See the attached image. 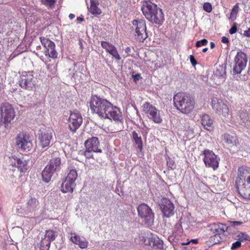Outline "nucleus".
I'll list each match as a JSON object with an SVG mask.
<instances>
[{"label":"nucleus","mask_w":250,"mask_h":250,"mask_svg":"<svg viewBox=\"0 0 250 250\" xmlns=\"http://www.w3.org/2000/svg\"><path fill=\"white\" fill-rule=\"evenodd\" d=\"M243 35L250 38V28L248 30L244 31Z\"/></svg>","instance_id":"8fccbe9b"},{"label":"nucleus","mask_w":250,"mask_h":250,"mask_svg":"<svg viewBox=\"0 0 250 250\" xmlns=\"http://www.w3.org/2000/svg\"><path fill=\"white\" fill-rule=\"evenodd\" d=\"M213 120L208 114H204L201 118V124L204 128L208 130H210L212 127Z\"/></svg>","instance_id":"a878e982"},{"label":"nucleus","mask_w":250,"mask_h":250,"mask_svg":"<svg viewBox=\"0 0 250 250\" xmlns=\"http://www.w3.org/2000/svg\"><path fill=\"white\" fill-rule=\"evenodd\" d=\"M132 136L138 148L141 150L143 148V142L141 137L135 131H133L132 133Z\"/></svg>","instance_id":"c756f323"},{"label":"nucleus","mask_w":250,"mask_h":250,"mask_svg":"<svg viewBox=\"0 0 250 250\" xmlns=\"http://www.w3.org/2000/svg\"><path fill=\"white\" fill-rule=\"evenodd\" d=\"M55 47H51V49H49L48 50L45 51V55H48L50 58L53 59L57 57L58 53L56 51Z\"/></svg>","instance_id":"f704fd0d"},{"label":"nucleus","mask_w":250,"mask_h":250,"mask_svg":"<svg viewBox=\"0 0 250 250\" xmlns=\"http://www.w3.org/2000/svg\"><path fill=\"white\" fill-rule=\"evenodd\" d=\"M160 207L164 215L166 217H169L173 215L174 205L169 199L163 198L160 204Z\"/></svg>","instance_id":"f3484780"},{"label":"nucleus","mask_w":250,"mask_h":250,"mask_svg":"<svg viewBox=\"0 0 250 250\" xmlns=\"http://www.w3.org/2000/svg\"><path fill=\"white\" fill-rule=\"evenodd\" d=\"M83 122L81 114L78 111L71 112L68 120V126L72 132H75Z\"/></svg>","instance_id":"4468645a"},{"label":"nucleus","mask_w":250,"mask_h":250,"mask_svg":"<svg viewBox=\"0 0 250 250\" xmlns=\"http://www.w3.org/2000/svg\"><path fill=\"white\" fill-rule=\"evenodd\" d=\"M204 156V162L207 167H211L215 170L218 167L219 159L213 152L208 149H206L202 152Z\"/></svg>","instance_id":"f8f14e48"},{"label":"nucleus","mask_w":250,"mask_h":250,"mask_svg":"<svg viewBox=\"0 0 250 250\" xmlns=\"http://www.w3.org/2000/svg\"><path fill=\"white\" fill-rule=\"evenodd\" d=\"M203 9L206 12L209 13L212 11V5L209 2H205L203 5Z\"/></svg>","instance_id":"79ce46f5"},{"label":"nucleus","mask_w":250,"mask_h":250,"mask_svg":"<svg viewBox=\"0 0 250 250\" xmlns=\"http://www.w3.org/2000/svg\"><path fill=\"white\" fill-rule=\"evenodd\" d=\"M105 113L104 118L113 119L115 121H121L123 119L121 112L119 108L113 106L112 104Z\"/></svg>","instance_id":"a211bd4d"},{"label":"nucleus","mask_w":250,"mask_h":250,"mask_svg":"<svg viewBox=\"0 0 250 250\" xmlns=\"http://www.w3.org/2000/svg\"><path fill=\"white\" fill-rule=\"evenodd\" d=\"M238 171L237 191L242 197L250 200V168L241 166L239 167Z\"/></svg>","instance_id":"f257e3e1"},{"label":"nucleus","mask_w":250,"mask_h":250,"mask_svg":"<svg viewBox=\"0 0 250 250\" xmlns=\"http://www.w3.org/2000/svg\"><path fill=\"white\" fill-rule=\"evenodd\" d=\"M1 116L5 124L11 123L15 116V112L11 104L7 103L1 104Z\"/></svg>","instance_id":"ddd939ff"},{"label":"nucleus","mask_w":250,"mask_h":250,"mask_svg":"<svg viewBox=\"0 0 250 250\" xmlns=\"http://www.w3.org/2000/svg\"><path fill=\"white\" fill-rule=\"evenodd\" d=\"M125 51L126 53L129 54L131 52V48L130 47H127Z\"/></svg>","instance_id":"5fc2aeb1"},{"label":"nucleus","mask_w":250,"mask_h":250,"mask_svg":"<svg viewBox=\"0 0 250 250\" xmlns=\"http://www.w3.org/2000/svg\"><path fill=\"white\" fill-rule=\"evenodd\" d=\"M222 42L225 43H228L229 42L228 38L226 37H223L222 38Z\"/></svg>","instance_id":"603ef678"},{"label":"nucleus","mask_w":250,"mask_h":250,"mask_svg":"<svg viewBox=\"0 0 250 250\" xmlns=\"http://www.w3.org/2000/svg\"><path fill=\"white\" fill-rule=\"evenodd\" d=\"M200 42L201 43V45H206L207 44V43L208 42L207 40H206V39H203V40H201Z\"/></svg>","instance_id":"3c124183"},{"label":"nucleus","mask_w":250,"mask_h":250,"mask_svg":"<svg viewBox=\"0 0 250 250\" xmlns=\"http://www.w3.org/2000/svg\"><path fill=\"white\" fill-rule=\"evenodd\" d=\"M41 3L47 7H52L56 2V0H41Z\"/></svg>","instance_id":"58836bf2"},{"label":"nucleus","mask_w":250,"mask_h":250,"mask_svg":"<svg viewBox=\"0 0 250 250\" xmlns=\"http://www.w3.org/2000/svg\"><path fill=\"white\" fill-rule=\"evenodd\" d=\"M167 165L171 169L174 168V162L170 158H168L167 160Z\"/></svg>","instance_id":"c03bdc74"},{"label":"nucleus","mask_w":250,"mask_h":250,"mask_svg":"<svg viewBox=\"0 0 250 250\" xmlns=\"http://www.w3.org/2000/svg\"><path fill=\"white\" fill-rule=\"evenodd\" d=\"M16 145L22 150L29 151L32 146L30 137L24 134H20L18 136L16 139Z\"/></svg>","instance_id":"dca6fc26"},{"label":"nucleus","mask_w":250,"mask_h":250,"mask_svg":"<svg viewBox=\"0 0 250 250\" xmlns=\"http://www.w3.org/2000/svg\"><path fill=\"white\" fill-rule=\"evenodd\" d=\"M215 47V43L213 42H210V48L213 49Z\"/></svg>","instance_id":"bf43d9fd"},{"label":"nucleus","mask_w":250,"mask_h":250,"mask_svg":"<svg viewBox=\"0 0 250 250\" xmlns=\"http://www.w3.org/2000/svg\"><path fill=\"white\" fill-rule=\"evenodd\" d=\"M192 241L194 243H196L197 242V239H192Z\"/></svg>","instance_id":"e2e57ef3"},{"label":"nucleus","mask_w":250,"mask_h":250,"mask_svg":"<svg viewBox=\"0 0 250 250\" xmlns=\"http://www.w3.org/2000/svg\"><path fill=\"white\" fill-rule=\"evenodd\" d=\"M222 140L229 146H237L238 144V140L235 134L228 133L222 135Z\"/></svg>","instance_id":"5701e85b"},{"label":"nucleus","mask_w":250,"mask_h":250,"mask_svg":"<svg viewBox=\"0 0 250 250\" xmlns=\"http://www.w3.org/2000/svg\"><path fill=\"white\" fill-rule=\"evenodd\" d=\"M111 104L106 99L95 95L91 98L90 108L92 113H95L104 118L106 111L110 107Z\"/></svg>","instance_id":"20e7f679"},{"label":"nucleus","mask_w":250,"mask_h":250,"mask_svg":"<svg viewBox=\"0 0 250 250\" xmlns=\"http://www.w3.org/2000/svg\"><path fill=\"white\" fill-rule=\"evenodd\" d=\"M241 246V243L237 241L235 242V243H233L231 248V249L232 250H235L237 249L238 248H240Z\"/></svg>","instance_id":"37998d69"},{"label":"nucleus","mask_w":250,"mask_h":250,"mask_svg":"<svg viewBox=\"0 0 250 250\" xmlns=\"http://www.w3.org/2000/svg\"><path fill=\"white\" fill-rule=\"evenodd\" d=\"M75 186L76 184L75 183H73L65 179L62 184L61 190L63 193L68 192L72 193L73 191Z\"/></svg>","instance_id":"393cba45"},{"label":"nucleus","mask_w":250,"mask_h":250,"mask_svg":"<svg viewBox=\"0 0 250 250\" xmlns=\"http://www.w3.org/2000/svg\"><path fill=\"white\" fill-rule=\"evenodd\" d=\"M142 10L146 18L150 22L162 24L164 21L162 10L151 2L146 1L142 7Z\"/></svg>","instance_id":"f03ea898"},{"label":"nucleus","mask_w":250,"mask_h":250,"mask_svg":"<svg viewBox=\"0 0 250 250\" xmlns=\"http://www.w3.org/2000/svg\"><path fill=\"white\" fill-rule=\"evenodd\" d=\"M177 228V231H179V232L178 233V234H179L181 232V226H178Z\"/></svg>","instance_id":"13d9d810"},{"label":"nucleus","mask_w":250,"mask_h":250,"mask_svg":"<svg viewBox=\"0 0 250 250\" xmlns=\"http://www.w3.org/2000/svg\"><path fill=\"white\" fill-rule=\"evenodd\" d=\"M248 121H249V122L250 123V119H249V120H248Z\"/></svg>","instance_id":"0e129e2a"},{"label":"nucleus","mask_w":250,"mask_h":250,"mask_svg":"<svg viewBox=\"0 0 250 250\" xmlns=\"http://www.w3.org/2000/svg\"><path fill=\"white\" fill-rule=\"evenodd\" d=\"M93 151L87 150V148H85V150L83 152V155L87 159L92 158L93 157Z\"/></svg>","instance_id":"a19ab883"},{"label":"nucleus","mask_w":250,"mask_h":250,"mask_svg":"<svg viewBox=\"0 0 250 250\" xmlns=\"http://www.w3.org/2000/svg\"><path fill=\"white\" fill-rule=\"evenodd\" d=\"M141 240L145 245L150 246L154 250H163L164 248L163 241L157 236H151L146 238L142 237Z\"/></svg>","instance_id":"2eb2a0df"},{"label":"nucleus","mask_w":250,"mask_h":250,"mask_svg":"<svg viewBox=\"0 0 250 250\" xmlns=\"http://www.w3.org/2000/svg\"><path fill=\"white\" fill-rule=\"evenodd\" d=\"M143 110L148 118L154 123L160 124L162 122L160 111L149 103L146 102L144 104Z\"/></svg>","instance_id":"0eeeda50"},{"label":"nucleus","mask_w":250,"mask_h":250,"mask_svg":"<svg viewBox=\"0 0 250 250\" xmlns=\"http://www.w3.org/2000/svg\"><path fill=\"white\" fill-rule=\"evenodd\" d=\"M40 39L42 44L46 48V50L51 49V47H55V43L48 38L41 37Z\"/></svg>","instance_id":"cd10ccee"},{"label":"nucleus","mask_w":250,"mask_h":250,"mask_svg":"<svg viewBox=\"0 0 250 250\" xmlns=\"http://www.w3.org/2000/svg\"><path fill=\"white\" fill-rule=\"evenodd\" d=\"M71 241L76 245H77L82 249H85L87 247L88 242L83 237H81L79 235L74 233H71Z\"/></svg>","instance_id":"b1692460"},{"label":"nucleus","mask_w":250,"mask_h":250,"mask_svg":"<svg viewBox=\"0 0 250 250\" xmlns=\"http://www.w3.org/2000/svg\"><path fill=\"white\" fill-rule=\"evenodd\" d=\"M211 106L216 113L225 118H229V108L221 99L213 97L211 98Z\"/></svg>","instance_id":"9d476101"},{"label":"nucleus","mask_w":250,"mask_h":250,"mask_svg":"<svg viewBox=\"0 0 250 250\" xmlns=\"http://www.w3.org/2000/svg\"><path fill=\"white\" fill-rule=\"evenodd\" d=\"M232 223L233 225L235 226L241 225L242 224V222L240 221H233Z\"/></svg>","instance_id":"864d4df0"},{"label":"nucleus","mask_w":250,"mask_h":250,"mask_svg":"<svg viewBox=\"0 0 250 250\" xmlns=\"http://www.w3.org/2000/svg\"><path fill=\"white\" fill-rule=\"evenodd\" d=\"M137 210L139 217L146 225L151 226L153 224L154 214L149 207L146 204H141L138 206Z\"/></svg>","instance_id":"423d86ee"},{"label":"nucleus","mask_w":250,"mask_h":250,"mask_svg":"<svg viewBox=\"0 0 250 250\" xmlns=\"http://www.w3.org/2000/svg\"><path fill=\"white\" fill-rule=\"evenodd\" d=\"M190 61L192 65L195 66L197 64V61L192 55L189 56Z\"/></svg>","instance_id":"49530a36"},{"label":"nucleus","mask_w":250,"mask_h":250,"mask_svg":"<svg viewBox=\"0 0 250 250\" xmlns=\"http://www.w3.org/2000/svg\"><path fill=\"white\" fill-rule=\"evenodd\" d=\"M61 158L56 157L51 159L49 164L46 166L42 171V180L45 183H48L55 171L60 168Z\"/></svg>","instance_id":"39448f33"},{"label":"nucleus","mask_w":250,"mask_h":250,"mask_svg":"<svg viewBox=\"0 0 250 250\" xmlns=\"http://www.w3.org/2000/svg\"><path fill=\"white\" fill-rule=\"evenodd\" d=\"M75 16L73 14H70L69 15V18L70 19L72 20L75 18Z\"/></svg>","instance_id":"6e6d98bb"},{"label":"nucleus","mask_w":250,"mask_h":250,"mask_svg":"<svg viewBox=\"0 0 250 250\" xmlns=\"http://www.w3.org/2000/svg\"><path fill=\"white\" fill-rule=\"evenodd\" d=\"M238 241L241 243L244 240L250 241V237L246 233L239 232L237 235Z\"/></svg>","instance_id":"c9c22d12"},{"label":"nucleus","mask_w":250,"mask_h":250,"mask_svg":"<svg viewBox=\"0 0 250 250\" xmlns=\"http://www.w3.org/2000/svg\"><path fill=\"white\" fill-rule=\"evenodd\" d=\"M174 106L181 112L188 114L194 108L195 102L192 97L188 93H178L174 96Z\"/></svg>","instance_id":"7ed1b4c3"},{"label":"nucleus","mask_w":250,"mask_h":250,"mask_svg":"<svg viewBox=\"0 0 250 250\" xmlns=\"http://www.w3.org/2000/svg\"><path fill=\"white\" fill-rule=\"evenodd\" d=\"M209 230L214 234L221 235L227 231L228 227L224 224L220 223H214L210 224L208 226Z\"/></svg>","instance_id":"412c9836"},{"label":"nucleus","mask_w":250,"mask_h":250,"mask_svg":"<svg viewBox=\"0 0 250 250\" xmlns=\"http://www.w3.org/2000/svg\"><path fill=\"white\" fill-rule=\"evenodd\" d=\"M53 130L51 129H48L44 131H42L39 135V140L40 141V145L42 147L48 146L50 141L52 138Z\"/></svg>","instance_id":"6ab92c4d"},{"label":"nucleus","mask_w":250,"mask_h":250,"mask_svg":"<svg viewBox=\"0 0 250 250\" xmlns=\"http://www.w3.org/2000/svg\"><path fill=\"white\" fill-rule=\"evenodd\" d=\"M238 9H239L238 5V4H236L233 6V7L232 9V11L231 12V14L233 15V14H237L238 12Z\"/></svg>","instance_id":"a18cd8bd"},{"label":"nucleus","mask_w":250,"mask_h":250,"mask_svg":"<svg viewBox=\"0 0 250 250\" xmlns=\"http://www.w3.org/2000/svg\"><path fill=\"white\" fill-rule=\"evenodd\" d=\"M78 174L77 171L75 169H71L65 179L73 183H75Z\"/></svg>","instance_id":"2f4dec72"},{"label":"nucleus","mask_w":250,"mask_h":250,"mask_svg":"<svg viewBox=\"0 0 250 250\" xmlns=\"http://www.w3.org/2000/svg\"><path fill=\"white\" fill-rule=\"evenodd\" d=\"M38 205V202L35 198H31L28 202V206L31 208H35Z\"/></svg>","instance_id":"ea45409f"},{"label":"nucleus","mask_w":250,"mask_h":250,"mask_svg":"<svg viewBox=\"0 0 250 250\" xmlns=\"http://www.w3.org/2000/svg\"><path fill=\"white\" fill-rule=\"evenodd\" d=\"M100 145L98 138L93 137L87 139L84 143L85 148L87 150H93L95 152L101 153L102 149L99 148L98 146Z\"/></svg>","instance_id":"aec40b11"},{"label":"nucleus","mask_w":250,"mask_h":250,"mask_svg":"<svg viewBox=\"0 0 250 250\" xmlns=\"http://www.w3.org/2000/svg\"><path fill=\"white\" fill-rule=\"evenodd\" d=\"M200 41H197L196 43V46L197 47H199L200 46H201V43H200Z\"/></svg>","instance_id":"4d7b16f0"},{"label":"nucleus","mask_w":250,"mask_h":250,"mask_svg":"<svg viewBox=\"0 0 250 250\" xmlns=\"http://www.w3.org/2000/svg\"><path fill=\"white\" fill-rule=\"evenodd\" d=\"M51 242L44 236L42 237L40 242V250H49Z\"/></svg>","instance_id":"7c9ffc66"},{"label":"nucleus","mask_w":250,"mask_h":250,"mask_svg":"<svg viewBox=\"0 0 250 250\" xmlns=\"http://www.w3.org/2000/svg\"><path fill=\"white\" fill-rule=\"evenodd\" d=\"M101 46L106 50L112 56L117 60H120L121 57L119 55L116 47L108 42L102 41Z\"/></svg>","instance_id":"4be33fe9"},{"label":"nucleus","mask_w":250,"mask_h":250,"mask_svg":"<svg viewBox=\"0 0 250 250\" xmlns=\"http://www.w3.org/2000/svg\"><path fill=\"white\" fill-rule=\"evenodd\" d=\"M215 74L218 77H224L226 75L225 68L220 65L215 71Z\"/></svg>","instance_id":"e433bc0d"},{"label":"nucleus","mask_w":250,"mask_h":250,"mask_svg":"<svg viewBox=\"0 0 250 250\" xmlns=\"http://www.w3.org/2000/svg\"><path fill=\"white\" fill-rule=\"evenodd\" d=\"M27 162L23 159H17L15 165L21 171L24 172L27 169Z\"/></svg>","instance_id":"c85d7f7f"},{"label":"nucleus","mask_w":250,"mask_h":250,"mask_svg":"<svg viewBox=\"0 0 250 250\" xmlns=\"http://www.w3.org/2000/svg\"><path fill=\"white\" fill-rule=\"evenodd\" d=\"M19 83L21 88L28 90H32L35 85L33 72H22L20 76Z\"/></svg>","instance_id":"9b49d317"},{"label":"nucleus","mask_w":250,"mask_h":250,"mask_svg":"<svg viewBox=\"0 0 250 250\" xmlns=\"http://www.w3.org/2000/svg\"><path fill=\"white\" fill-rule=\"evenodd\" d=\"M208 50V48H205L203 49V52H206L207 51V50Z\"/></svg>","instance_id":"680f3d73"},{"label":"nucleus","mask_w":250,"mask_h":250,"mask_svg":"<svg viewBox=\"0 0 250 250\" xmlns=\"http://www.w3.org/2000/svg\"><path fill=\"white\" fill-rule=\"evenodd\" d=\"M133 78L134 82H136L138 81L141 78V75L139 74H137L134 75H133Z\"/></svg>","instance_id":"09e8293b"},{"label":"nucleus","mask_w":250,"mask_h":250,"mask_svg":"<svg viewBox=\"0 0 250 250\" xmlns=\"http://www.w3.org/2000/svg\"><path fill=\"white\" fill-rule=\"evenodd\" d=\"M133 25L135 26V37L139 42H143L147 37L146 21L142 19L134 20Z\"/></svg>","instance_id":"6e6552de"},{"label":"nucleus","mask_w":250,"mask_h":250,"mask_svg":"<svg viewBox=\"0 0 250 250\" xmlns=\"http://www.w3.org/2000/svg\"><path fill=\"white\" fill-rule=\"evenodd\" d=\"M77 20L79 21H83V17H79L77 18Z\"/></svg>","instance_id":"052dcab7"},{"label":"nucleus","mask_w":250,"mask_h":250,"mask_svg":"<svg viewBox=\"0 0 250 250\" xmlns=\"http://www.w3.org/2000/svg\"><path fill=\"white\" fill-rule=\"evenodd\" d=\"M239 116L243 122H248L249 120L248 114L246 111L242 110L239 111Z\"/></svg>","instance_id":"4c0bfd02"},{"label":"nucleus","mask_w":250,"mask_h":250,"mask_svg":"<svg viewBox=\"0 0 250 250\" xmlns=\"http://www.w3.org/2000/svg\"><path fill=\"white\" fill-rule=\"evenodd\" d=\"M99 1L97 0H90V6L88 11L93 15L98 16L102 13L101 10L98 8Z\"/></svg>","instance_id":"bb28decb"},{"label":"nucleus","mask_w":250,"mask_h":250,"mask_svg":"<svg viewBox=\"0 0 250 250\" xmlns=\"http://www.w3.org/2000/svg\"><path fill=\"white\" fill-rule=\"evenodd\" d=\"M237 31V27L234 25H233L229 30V32L230 34H233L236 33Z\"/></svg>","instance_id":"de8ad7c7"},{"label":"nucleus","mask_w":250,"mask_h":250,"mask_svg":"<svg viewBox=\"0 0 250 250\" xmlns=\"http://www.w3.org/2000/svg\"><path fill=\"white\" fill-rule=\"evenodd\" d=\"M222 238L219 234H214L210 237L209 242L212 245L219 244L221 241Z\"/></svg>","instance_id":"473e14b6"},{"label":"nucleus","mask_w":250,"mask_h":250,"mask_svg":"<svg viewBox=\"0 0 250 250\" xmlns=\"http://www.w3.org/2000/svg\"><path fill=\"white\" fill-rule=\"evenodd\" d=\"M44 236L51 242L55 239L57 234L55 232L52 230H48L45 231Z\"/></svg>","instance_id":"72a5a7b5"},{"label":"nucleus","mask_w":250,"mask_h":250,"mask_svg":"<svg viewBox=\"0 0 250 250\" xmlns=\"http://www.w3.org/2000/svg\"><path fill=\"white\" fill-rule=\"evenodd\" d=\"M234 62L233 72L236 74H240L245 68L248 62L246 54L242 51L238 52L235 57Z\"/></svg>","instance_id":"1a4fd4ad"}]
</instances>
